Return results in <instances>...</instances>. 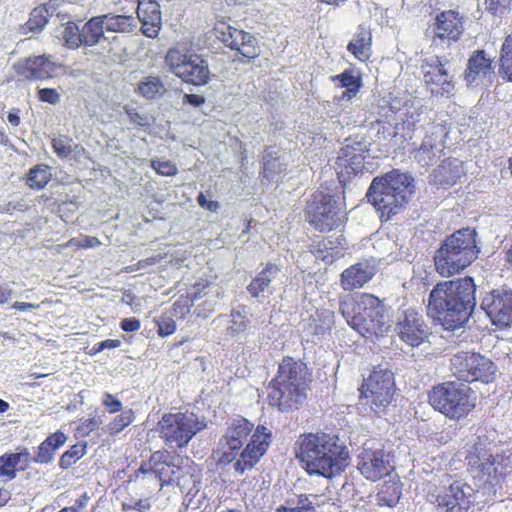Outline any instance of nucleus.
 Masks as SVG:
<instances>
[{
    "mask_svg": "<svg viewBox=\"0 0 512 512\" xmlns=\"http://www.w3.org/2000/svg\"><path fill=\"white\" fill-rule=\"evenodd\" d=\"M105 22H103L104 31L110 32H131L135 27V19L132 16L126 15H101Z\"/></svg>",
    "mask_w": 512,
    "mask_h": 512,
    "instance_id": "nucleus-43",
    "label": "nucleus"
},
{
    "mask_svg": "<svg viewBox=\"0 0 512 512\" xmlns=\"http://www.w3.org/2000/svg\"><path fill=\"white\" fill-rule=\"evenodd\" d=\"M250 325V319L247 315V307L239 305L230 311L229 320L226 327V335L237 337L244 334Z\"/></svg>",
    "mask_w": 512,
    "mask_h": 512,
    "instance_id": "nucleus-37",
    "label": "nucleus"
},
{
    "mask_svg": "<svg viewBox=\"0 0 512 512\" xmlns=\"http://www.w3.org/2000/svg\"><path fill=\"white\" fill-rule=\"evenodd\" d=\"M209 287V282L206 280H201L196 282L193 285L192 291L188 294V296L192 299V301L198 300L201 298L202 293Z\"/></svg>",
    "mask_w": 512,
    "mask_h": 512,
    "instance_id": "nucleus-61",
    "label": "nucleus"
},
{
    "mask_svg": "<svg viewBox=\"0 0 512 512\" xmlns=\"http://www.w3.org/2000/svg\"><path fill=\"white\" fill-rule=\"evenodd\" d=\"M63 65L53 62L50 56L36 55L19 60L13 65L18 81L33 82L54 78Z\"/></svg>",
    "mask_w": 512,
    "mask_h": 512,
    "instance_id": "nucleus-21",
    "label": "nucleus"
},
{
    "mask_svg": "<svg viewBox=\"0 0 512 512\" xmlns=\"http://www.w3.org/2000/svg\"><path fill=\"white\" fill-rule=\"evenodd\" d=\"M147 491V496L135 499L133 497L129 498L127 501H124L122 504V508L124 511L135 510L137 512H149L151 509V495L147 488H144Z\"/></svg>",
    "mask_w": 512,
    "mask_h": 512,
    "instance_id": "nucleus-49",
    "label": "nucleus"
},
{
    "mask_svg": "<svg viewBox=\"0 0 512 512\" xmlns=\"http://www.w3.org/2000/svg\"><path fill=\"white\" fill-rule=\"evenodd\" d=\"M396 386L392 372L373 369L368 378L358 388L359 403L379 413L393 401Z\"/></svg>",
    "mask_w": 512,
    "mask_h": 512,
    "instance_id": "nucleus-13",
    "label": "nucleus"
},
{
    "mask_svg": "<svg viewBox=\"0 0 512 512\" xmlns=\"http://www.w3.org/2000/svg\"><path fill=\"white\" fill-rule=\"evenodd\" d=\"M271 438L267 427H255L245 417L238 416L228 424L212 455L217 465L233 463L235 472L243 475L260 462L269 449Z\"/></svg>",
    "mask_w": 512,
    "mask_h": 512,
    "instance_id": "nucleus-1",
    "label": "nucleus"
},
{
    "mask_svg": "<svg viewBox=\"0 0 512 512\" xmlns=\"http://www.w3.org/2000/svg\"><path fill=\"white\" fill-rule=\"evenodd\" d=\"M348 325L361 334L381 335L388 331L383 302L371 293L349 294L339 302Z\"/></svg>",
    "mask_w": 512,
    "mask_h": 512,
    "instance_id": "nucleus-8",
    "label": "nucleus"
},
{
    "mask_svg": "<svg viewBox=\"0 0 512 512\" xmlns=\"http://www.w3.org/2000/svg\"><path fill=\"white\" fill-rule=\"evenodd\" d=\"M512 0H484L486 10L494 15H503L511 5Z\"/></svg>",
    "mask_w": 512,
    "mask_h": 512,
    "instance_id": "nucleus-54",
    "label": "nucleus"
},
{
    "mask_svg": "<svg viewBox=\"0 0 512 512\" xmlns=\"http://www.w3.org/2000/svg\"><path fill=\"white\" fill-rule=\"evenodd\" d=\"M280 267L275 263L268 262L263 269L256 274L247 286L248 293L253 298H258L277 277Z\"/></svg>",
    "mask_w": 512,
    "mask_h": 512,
    "instance_id": "nucleus-36",
    "label": "nucleus"
},
{
    "mask_svg": "<svg viewBox=\"0 0 512 512\" xmlns=\"http://www.w3.org/2000/svg\"><path fill=\"white\" fill-rule=\"evenodd\" d=\"M347 51L360 62H368L372 55V33L369 29L359 26L347 45Z\"/></svg>",
    "mask_w": 512,
    "mask_h": 512,
    "instance_id": "nucleus-28",
    "label": "nucleus"
},
{
    "mask_svg": "<svg viewBox=\"0 0 512 512\" xmlns=\"http://www.w3.org/2000/svg\"><path fill=\"white\" fill-rule=\"evenodd\" d=\"M468 471L480 489L495 493L512 472V453H491L487 439L477 437L465 455Z\"/></svg>",
    "mask_w": 512,
    "mask_h": 512,
    "instance_id": "nucleus-7",
    "label": "nucleus"
},
{
    "mask_svg": "<svg viewBox=\"0 0 512 512\" xmlns=\"http://www.w3.org/2000/svg\"><path fill=\"white\" fill-rule=\"evenodd\" d=\"M311 382L312 372L306 363L292 356H284L269 384V405L280 412L299 409L307 400Z\"/></svg>",
    "mask_w": 512,
    "mask_h": 512,
    "instance_id": "nucleus-4",
    "label": "nucleus"
},
{
    "mask_svg": "<svg viewBox=\"0 0 512 512\" xmlns=\"http://www.w3.org/2000/svg\"><path fill=\"white\" fill-rule=\"evenodd\" d=\"M493 73L492 60L487 58L484 50H476L468 59L464 78L468 84H473Z\"/></svg>",
    "mask_w": 512,
    "mask_h": 512,
    "instance_id": "nucleus-27",
    "label": "nucleus"
},
{
    "mask_svg": "<svg viewBox=\"0 0 512 512\" xmlns=\"http://www.w3.org/2000/svg\"><path fill=\"white\" fill-rule=\"evenodd\" d=\"M309 252L312 253L316 259L328 265L333 264L342 256L339 245L328 237H322L317 241H313L309 246Z\"/></svg>",
    "mask_w": 512,
    "mask_h": 512,
    "instance_id": "nucleus-35",
    "label": "nucleus"
},
{
    "mask_svg": "<svg viewBox=\"0 0 512 512\" xmlns=\"http://www.w3.org/2000/svg\"><path fill=\"white\" fill-rule=\"evenodd\" d=\"M476 285L472 277L438 282L430 291L427 314L446 330L462 327L476 305Z\"/></svg>",
    "mask_w": 512,
    "mask_h": 512,
    "instance_id": "nucleus-2",
    "label": "nucleus"
},
{
    "mask_svg": "<svg viewBox=\"0 0 512 512\" xmlns=\"http://www.w3.org/2000/svg\"><path fill=\"white\" fill-rule=\"evenodd\" d=\"M86 453V444H74L67 451H65L60 459L59 466L62 469H68L78 460H80Z\"/></svg>",
    "mask_w": 512,
    "mask_h": 512,
    "instance_id": "nucleus-47",
    "label": "nucleus"
},
{
    "mask_svg": "<svg viewBox=\"0 0 512 512\" xmlns=\"http://www.w3.org/2000/svg\"><path fill=\"white\" fill-rule=\"evenodd\" d=\"M390 452L383 447L364 446L357 459V469L369 481H379L388 476L393 470Z\"/></svg>",
    "mask_w": 512,
    "mask_h": 512,
    "instance_id": "nucleus-19",
    "label": "nucleus"
},
{
    "mask_svg": "<svg viewBox=\"0 0 512 512\" xmlns=\"http://www.w3.org/2000/svg\"><path fill=\"white\" fill-rule=\"evenodd\" d=\"M135 418V412L132 409L123 410L120 414L111 419L106 425L105 431L110 436H117L125 428L130 426L135 421Z\"/></svg>",
    "mask_w": 512,
    "mask_h": 512,
    "instance_id": "nucleus-45",
    "label": "nucleus"
},
{
    "mask_svg": "<svg viewBox=\"0 0 512 512\" xmlns=\"http://www.w3.org/2000/svg\"><path fill=\"white\" fill-rule=\"evenodd\" d=\"M197 203L201 208L209 212H217L218 209L220 208V204L218 201L208 200L203 192H200L198 194Z\"/></svg>",
    "mask_w": 512,
    "mask_h": 512,
    "instance_id": "nucleus-59",
    "label": "nucleus"
},
{
    "mask_svg": "<svg viewBox=\"0 0 512 512\" xmlns=\"http://www.w3.org/2000/svg\"><path fill=\"white\" fill-rule=\"evenodd\" d=\"M104 17L94 16L89 19L81 28L83 46L92 47L97 45L104 37Z\"/></svg>",
    "mask_w": 512,
    "mask_h": 512,
    "instance_id": "nucleus-38",
    "label": "nucleus"
},
{
    "mask_svg": "<svg viewBox=\"0 0 512 512\" xmlns=\"http://www.w3.org/2000/svg\"><path fill=\"white\" fill-rule=\"evenodd\" d=\"M52 178L51 168L47 164H37L29 169L25 183L33 190H41L46 187Z\"/></svg>",
    "mask_w": 512,
    "mask_h": 512,
    "instance_id": "nucleus-40",
    "label": "nucleus"
},
{
    "mask_svg": "<svg viewBox=\"0 0 512 512\" xmlns=\"http://www.w3.org/2000/svg\"><path fill=\"white\" fill-rule=\"evenodd\" d=\"M137 17L141 22L142 33L149 38H156L162 26L160 5L155 0H139Z\"/></svg>",
    "mask_w": 512,
    "mask_h": 512,
    "instance_id": "nucleus-26",
    "label": "nucleus"
},
{
    "mask_svg": "<svg viewBox=\"0 0 512 512\" xmlns=\"http://www.w3.org/2000/svg\"><path fill=\"white\" fill-rule=\"evenodd\" d=\"M287 165L281 161L279 150L274 147H266L262 156V171L260 172L262 181L265 179L270 182L278 175L286 172Z\"/></svg>",
    "mask_w": 512,
    "mask_h": 512,
    "instance_id": "nucleus-33",
    "label": "nucleus"
},
{
    "mask_svg": "<svg viewBox=\"0 0 512 512\" xmlns=\"http://www.w3.org/2000/svg\"><path fill=\"white\" fill-rule=\"evenodd\" d=\"M176 457L168 450L154 451L148 461H143L130 478L137 489L147 488L149 493L165 484L176 483L187 495H195L199 491V478L190 471L175 463Z\"/></svg>",
    "mask_w": 512,
    "mask_h": 512,
    "instance_id": "nucleus-5",
    "label": "nucleus"
},
{
    "mask_svg": "<svg viewBox=\"0 0 512 512\" xmlns=\"http://www.w3.org/2000/svg\"><path fill=\"white\" fill-rule=\"evenodd\" d=\"M64 45L69 49H77L83 45L81 29L75 22L69 21L64 25L62 32Z\"/></svg>",
    "mask_w": 512,
    "mask_h": 512,
    "instance_id": "nucleus-46",
    "label": "nucleus"
},
{
    "mask_svg": "<svg viewBox=\"0 0 512 512\" xmlns=\"http://www.w3.org/2000/svg\"><path fill=\"white\" fill-rule=\"evenodd\" d=\"M305 220L319 232H331L345 226L348 221L345 202L323 191H315L308 201Z\"/></svg>",
    "mask_w": 512,
    "mask_h": 512,
    "instance_id": "nucleus-11",
    "label": "nucleus"
},
{
    "mask_svg": "<svg viewBox=\"0 0 512 512\" xmlns=\"http://www.w3.org/2000/svg\"><path fill=\"white\" fill-rule=\"evenodd\" d=\"M53 151L60 158H66L73 152V139L67 135H59L51 141Z\"/></svg>",
    "mask_w": 512,
    "mask_h": 512,
    "instance_id": "nucleus-48",
    "label": "nucleus"
},
{
    "mask_svg": "<svg viewBox=\"0 0 512 512\" xmlns=\"http://www.w3.org/2000/svg\"><path fill=\"white\" fill-rule=\"evenodd\" d=\"M154 323L157 326V334L160 337H167L175 333L177 329V325L175 320L166 315H161L160 317L154 318Z\"/></svg>",
    "mask_w": 512,
    "mask_h": 512,
    "instance_id": "nucleus-50",
    "label": "nucleus"
},
{
    "mask_svg": "<svg viewBox=\"0 0 512 512\" xmlns=\"http://www.w3.org/2000/svg\"><path fill=\"white\" fill-rule=\"evenodd\" d=\"M41 102L55 105L60 102L61 96L55 88H41L37 92Z\"/></svg>",
    "mask_w": 512,
    "mask_h": 512,
    "instance_id": "nucleus-58",
    "label": "nucleus"
},
{
    "mask_svg": "<svg viewBox=\"0 0 512 512\" xmlns=\"http://www.w3.org/2000/svg\"><path fill=\"white\" fill-rule=\"evenodd\" d=\"M446 135L447 131L445 126L441 124L432 125L421 143L420 150L429 152L433 149L442 147L444 145Z\"/></svg>",
    "mask_w": 512,
    "mask_h": 512,
    "instance_id": "nucleus-44",
    "label": "nucleus"
},
{
    "mask_svg": "<svg viewBox=\"0 0 512 512\" xmlns=\"http://www.w3.org/2000/svg\"><path fill=\"white\" fill-rule=\"evenodd\" d=\"M160 438L167 445L185 448L200 431L198 418L193 413H164L157 423Z\"/></svg>",
    "mask_w": 512,
    "mask_h": 512,
    "instance_id": "nucleus-16",
    "label": "nucleus"
},
{
    "mask_svg": "<svg viewBox=\"0 0 512 512\" xmlns=\"http://www.w3.org/2000/svg\"><path fill=\"white\" fill-rule=\"evenodd\" d=\"M213 30L219 41L241 56L240 61L249 63L260 55L258 41L252 34L223 20L217 21Z\"/></svg>",
    "mask_w": 512,
    "mask_h": 512,
    "instance_id": "nucleus-18",
    "label": "nucleus"
},
{
    "mask_svg": "<svg viewBox=\"0 0 512 512\" xmlns=\"http://www.w3.org/2000/svg\"><path fill=\"white\" fill-rule=\"evenodd\" d=\"M167 89L158 76H147L137 85V93L147 100L162 97Z\"/></svg>",
    "mask_w": 512,
    "mask_h": 512,
    "instance_id": "nucleus-41",
    "label": "nucleus"
},
{
    "mask_svg": "<svg viewBox=\"0 0 512 512\" xmlns=\"http://www.w3.org/2000/svg\"><path fill=\"white\" fill-rule=\"evenodd\" d=\"M102 405L106 408V410L110 414H115V413L123 411L122 410V408H123L122 402L109 392L103 393Z\"/></svg>",
    "mask_w": 512,
    "mask_h": 512,
    "instance_id": "nucleus-55",
    "label": "nucleus"
},
{
    "mask_svg": "<svg viewBox=\"0 0 512 512\" xmlns=\"http://www.w3.org/2000/svg\"><path fill=\"white\" fill-rule=\"evenodd\" d=\"M120 327L125 332H135L140 329L141 322L135 317L124 318L120 322Z\"/></svg>",
    "mask_w": 512,
    "mask_h": 512,
    "instance_id": "nucleus-60",
    "label": "nucleus"
},
{
    "mask_svg": "<svg viewBox=\"0 0 512 512\" xmlns=\"http://www.w3.org/2000/svg\"><path fill=\"white\" fill-rule=\"evenodd\" d=\"M331 80L334 83H338L340 88L345 89L339 97V101H349L355 98L363 86L361 74H355V70L352 68L345 69L342 73L333 75Z\"/></svg>",
    "mask_w": 512,
    "mask_h": 512,
    "instance_id": "nucleus-31",
    "label": "nucleus"
},
{
    "mask_svg": "<svg viewBox=\"0 0 512 512\" xmlns=\"http://www.w3.org/2000/svg\"><path fill=\"white\" fill-rule=\"evenodd\" d=\"M375 275V267L369 261L350 265L340 274L339 283L344 291L363 288Z\"/></svg>",
    "mask_w": 512,
    "mask_h": 512,
    "instance_id": "nucleus-25",
    "label": "nucleus"
},
{
    "mask_svg": "<svg viewBox=\"0 0 512 512\" xmlns=\"http://www.w3.org/2000/svg\"><path fill=\"white\" fill-rule=\"evenodd\" d=\"M447 64L448 60L440 56L425 58L421 61L423 82L433 97L450 98L454 95L455 82L448 72Z\"/></svg>",
    "mask_w": 512,
    "mask_h": 512,
    "instance_id": "nucleus-17",
    "label": "nucleus"
},
{
    "mask_svg": "<svg viewBox=\"0 0 512 512\" xmlns=\"http://www.w3.org/2000/svg\"><path fill=\"white\" fill-rule=\"evenodd\" d=\"M296 457L309 475L331 479L347 467L348 448L337 435L304 433L297 440Z\"/></svg>",
    "mask_w": 512,
    "mask_h": 512,
    "instance_id": "nucleus-3",
    "label": "nucleus"
},
{
    "mask_svg": "<svg viewBox=\"0 0 512 512\" xmlns=\"http://www.w3.org/2000/svg\"><path fill=\"white\" fill-rule=\"evenodd\" d=\"M427 401L449 420L460 421L474 411L477 396L467 384L451 380L432 386L427 393Z\"/></svg>",
    "mask_w": 512,
    "mask_h": 512,
    "instance_id": "nucleus-10",
    "label": "nucleus"
},
{
    "mask_svg": "<svg viewBox=\"0 0 512 512\" xmlns=\"http://www.w3.org/2000/svg\"><path fill=\"white\" fill-rule=\"evenodd\" d=\"M164 259V255L157 254L145 259L139 260L137 263L130 265L126 268L127 272H134L141 269H146L149 266L158 264Z\"/></svg>",
    "mask_w": 512,
    "mask_h": 512,
    "instance_id": "nucleus-57",
    "label": "nucleus"
},
{
    "mask_svg": "<svg viewBox=\"0 0 512 512\" xmlns=\"http://www.w3.org/2000/svg\"><path fill=\"white\" fill-rule=\"evenodd\" d=\"M80 240L82 249L96 248L102 244L95 236L84 235Z\"/></svg>",
    "mask_w": 512,
    "mask_h": 512,
    "instance_id": "nucleus-62",
    "label": "nucleus"
},
{
    "mask_svg": "<svg viewBox=\"0 0 512 512\" xmlns=\"http://www.w3.org/2000/svg\"><path fill=\"white\" fill-rule=\"evenodd\" d=\"M462 173L461 164L456 160L446 159L434 170V182L443 188H449L456 184Z\"/></svg>",
    "mask_w": 512,
    "mask_h": 512,
    "instance_id": "nucleus-32",
    "label": "nucleus"
},
{
    "mask_svg": "<svg viewBox=\"0 0 512 512\" xmlns=\"http://www.w3.org/2000/svg\"><path fill=\"white\" fill-rule=\"evenodd\" d=\"M481 308L498 327L512 325V290L494 289L482 299Z\"/></svg>",
    "mask_w": 512,
    "mask_h": 512,
    "instance_id": "nucleus-22",
    "label": "nucleus"
},
{
    "mask_svg": "<svg viewBox=\"0 0 512 512\" xmlns=\"http://www.w3.org/2000/svg\"><path fill=\"white\" fill-rule=\"evenodd\" d=\"M433 43L451 44L457 42L464 32V19L455 10H445L436 15L429 25Z\"/></svg>",
    "mask_w": 512,
    "mask_h": 512,
    "instance_id": "nucleus-23",
    "label": "nucleus"
},
{
    "mask_svg": "<svg viewBox=\"0 0 512 512\" xmlns=\"http://www.w3.org/2000/svg\"><path fill=\"white\" fill-rule=\"evenodd\" d=\"M312 509H313V506L311 504H309L307 506L294 507V508L280 506L276 509L275 512H310Z\"/></svg>",
    "mask_w": 512,
    "mask_h": 512,
    "instance_id": "nucleus-64",
    "label": "nucleus"
},
{
    "mask_svg": "<svg viewBox=\"0 0 512 512\" xmlns=\"http://www.w3.org/2000/svg\"><path fill=\"white\" fill-rule=\"evenodd\" d=\"M124 111L132 124L141 128L150 126L149 117L146 114H141L137 109L130 106H125Z\"/></svg>",
    "mask_w": 512,
    "mask_h": 512,
    "instance_id": "nucleus-53",
    "label": "nucleus"
},
{
    "mask_svg": "<svg viewBox=\"0 0 512 512\" xmlns=\"http://www.w3.org/2000/svg\"><path fill=\"white\" fill-rule=\"evenodd\" d=\"M193 302L194 301H192L188 295L185 297H180L172 305L173 315L179 318H184L187 314L190 313Z\"/></svg>",
    "mask_w": 512,
    "mask_h": 512,
    "instance_id": "nucleus-52",
    "label": "nucleus"
},
{
    "mask_svg": "<svg viewBox=\"0 0 512 512\" xmlns=\"http://www.w3.org/2000/svg\"><path fill=\"white\" fill-rule=\"evenodd\" d=\"M59 6L58 0H49L30 12L29 19L25 23L26 28L31 32H40L48 23Z\"/></svg>",
    "mask_w": 512,
    "mask_h": 512,
    "instance_id": "nucleus-34",
    "label": "nucleus"
},
{
    "mask_svg": "<svg viewBox=\"0 0 512 512\" xmlns=\"http://www.w3.org/2000/svg\"><path fill=\"white\" fill-rule=\"evenodd\" d=\"M30 463L31 456L26 448L22 452L6 453L0 456V477L14 479L16 472L26 470Z\"/></svg>",
    "mask_w": 512,
    "mask_h": 512,
    "instance_id": "nucleus-29",
    "label": "nucleus"
},
{
    "mask_svg": "<svg viewBox=\"0 0 512 512\" xmlns=\"http://www.w3.org/2000/svg\"><path fill=\"white\" fill-rule=\"evenodd\" d=\"M365 152L359 143L347 144L341 148L335 162V169L339 179L349 181L357 174L363 172L366 158Z\"/></svg>",
    "mask_w": 512,
    "mask_h": 512,
    "instance_id": "nucleus-24",
    "label": "nucleus"
},
{
    "mask_svg": "<svg viewBox=\"0 0 512 512\" xmlns=\"http://www.w3.org/2000/svg\"><path fill=\"white\" fill-rule=\"evenodd\" d=\"M402 494V485L399 481H385L377 493V503L380 506L394 507Z\"/></svg>",
    "mask_w": 512,
    "mask_h": 512,
    "instance_id": "nucleus-42",
    "label": "nucleus"
},
{
    "mask_svg": "<svg viewBox=\"0 0 512 512\" xmlns=\"http://www.w3.org/2000/svg\"><path fill=\"white\" fill-rule=\"evenodd\" d=\"M452 374L466 383H491L496 377V365L492 360L476 352L461 351L450 360Z\"/></svg>",
    "mask_w": 512,
    "mask_h": 512,
    "instance_id": "nucleus-15",
    "label": "nucleus"
},
{
    "mask_svg": "<svg viewBox=\"0 0 512 512\" xmlns=\"http://www.w3.org/2000/svg\"><path fill=\"white\" fill-rule=\"evenodd\" d=\"M478 253L475 231L469 228L457 230L435 252V270L446 278L459 274L477 259Z\"/></svg>",
    "mask_w": 512,
    "mask_h": 512,
    "instance_id": "nucleus-9",
    "label": "nucleus"
},
{
    "mask_svg": "<svg viewBox=\"0 0 512 512\" xmlns=\"http://www.w3.org/2000/svg\"><path fill=\"white\" fill-rule=\"evenodd\" d=\"M150 166L160 176H175L178 173L177 166L170 160L152 159Z\"/></svg>",
    "mask_w": 512,
    "mask_h": 512,
    "instance_id": "nucleus-51",
    "label": "nucleus"
},
{
    "mask_svg": "<svg viewBox=\"0 0 512 512\" xmlns=\"http://www.w3.org/2000/svg\"><path fill=\"white\" fill-rule=\"evenodd\" d=\"M471 487L461 479L447 476L427 490V501L440 512H467L471 506Z\"/></svg>",
    "mask_w": 512,
    "mask_h": 512,
    "instance_id": "nucleus-12",
    "label": "nucleus"
},
{
    "mask_svg": "<svg viewBox=\"0 0 512 512\" xmlns=\"http://www.w3.org/2000/svg\"><path fill=\"white\" fill-rule=\"evenodd\" d=\"M414 192L413 177L392 169L372 179L366 197L379 213L380 220L386 222L408 205Z\"/></svg>",
    "mask_w": 512,
    "mask_h": 512,
    "instance_id": "nucleus-6",
    "label": "nucleus"
},
{
    "mask_svg": "<svg viewBox=\"0 0 512 512\" xmlns=\"http://www.w3.org/2000/svg\"><path fill=\"white\" fill-rule=\"evenodd\" d=\"M499 74L505 81L512 82V31L505 35L500 48Z\"/></svg>",
    "mask_w": 512,
    "mask_h": 512,
    "instance_id": "nucleus-39",
    "label": "nucleus"
},
{
    "mask_svg": "<svg viewBox=\"0 0 512 512\" xmlns=\"http://www.w3.org/2000/svg\"><path fill=\"white\" fill-rule=\"evenodd\" d=\"M165 62L169 70L187 84L203 86L210 80L208 62L197 53L171 48L165 55Z\"/></svg>",
    "mask_w": 512,
    "mask_h": 512,
    "instance_id": "nucleus-14",
    "label": "nucleus"
},
{
    "mask_svg": "<svg viewBox=\"0 0 512 512\" xmlns=\"http://www.w3.org/2000/svg\"><path fill=\"white\" fill-rule=\"evenodd\" d=\"M66 440L67 436L60 430L48 435L37 447L34 457L31 458V462L33 461L41 465L52 462L56 450L63 446Z\"/></svg>",
    "mask_w": 512,
    "mask_h": 512,
    "instance_id": "nucleus-30",
    "label": "nucleus"
},
{
    "mask_svg": "<svg viewBox=\"0 0 512 512\" xmlns=\"http://www.w3.org/2000/svg\"><path fill=\"white\" fill-rule=\"evenodd\" d=\"M101 419L93 416L86 418L81 421V423L77 427V431L83 436L89 435L91 432L97 430L101 425Z\"/></svg>",
    "mask_w": 512,
    "mask_h": 512,
    "instance_id": "nucleus-56",
    "label": "nucleus"
},
{
    "mask_svg": "<svg viewBox=\"0 0 512 512\" xmlns=\"http://www.w3.org/2000/svg\"><path fill=\"white\" fill-rule=\"evenodd\" d=\"M183 103L198 107L205 103V98L198 94H184Z\"/></svg>",
    "mask_w": 512,
    "mask_h": 512,
    "instance_id": "nucleus-63",
    "label": "nucleus"
},
{
    "mask_svg": "<svg viewBox=\"0 0 512 512\" xmlns=\"http://www.w3.org/2000/svg\"><path fill=\"white\" fill-rule=\"evenodd\" d=\"M395 331L402 342L412 347L421 345L430 335L423 315L411 307L399 311Z\"/></svg>",
    "mask_w": 512,
    "mask_h": 512,
    "instance_id": "nucleus-20",
    "label": "nucleus"
}]
</instances>
